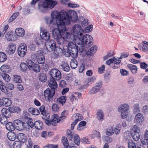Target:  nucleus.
<instances>
[{"label":"nucleus","instance_id":"f257e3e1","mask_svg":"<svg viewBox=\"0 0 148 148\" xmlns=\"http://www.w3.org/2000/svg\"><path fill=\"white\" fill-rule=\"evenodd\" d=\"M59 12L57 11H53L51 14V17L47 16L45 19L46 23L52 25H56L57 28H54L52 31V34L53 38L56 42L61 44V41L67 38L68 34H65L63 32V27Z\"/></svg>","mask_w":148,"mask_h":148},{"label":"nucleus","instance_id":"f03ea898","mask_svg":"<svg viewBox=\"0 0 148 148\" xmlns=\"http://www.w3.org/2000/svg\"><path fill=\"white\" fill-rule=\"evenodd\" d=\"M60 18L63 27V32L65 34H68L66 32V25H68L71 23V21L76 22L78 20L79 23L81 24L83 27L88 25L89 22L88 20L84 18L82 16H79L78 18L77 12L74 10H69L67 12L64 10L60 12Z\"/></svg>","mask_w":148,"mask_h":148},{"label":"nucleus","instance_id":"7ed1b4c3","mask_svg":"<svg viewBox=\"0 0 148 148\" xmlns=\"http://www.w3.org/2000/svg\"><path fill=\"white\" fill-rule=\"evenodd\" d=\"M73 31L74 34H77V38L81 41L82 44L88 48L93 44L92 37L90 35L86 34L83 36V29L79 24H75L73 27Z\"/></svg>","mask_w":148,"mask_h":148},{"label":"nucleus","instance_id":"20e7f679","mask_svg":"<svg viewBox=\"0 0 148 148\" xmlns=\"http://www.w3.org/2000/svg\"><path fill=\"white\" fill-rule=\"evenodd\" d=\"M49 73L51 76L49 80L48 81V84L52 89L57 88L58 84L56 81L59 80L61 78V71L57 69H51Z\"/></svg>","mask_w":148,"mask_h":148},{"label":"nucleus","instance_id":"39448f33","mask_svg":"<svg viewBox=\"0 0 148 148\" xmlns=\"http://www.w3.org/2000/svg\"><path fill=\"white\" fill-rule=\"evenodd\" d=\"M77 48L78 46L76 44H74L73 42H72L71 43H69L66 49H63L62 54L66 57H69L71 56L73 59H75L77 57Z\"/></svg>","mask_w":148,"mask_h":148},{"label":"nucleus","instance_id":"423d86ee","mask_svg":"<svg viewBox=\"0 0 148 148\" xmlns=\"http://www.w3.org/2000/svg\"><path fill=\"white\" fill-rule=\"evenodd\" d=\"M31 59L40 64H44L45 61V57L44 55L43 50H40L34 53H32L31 56Z\"/></svg>","mask_w":148,"mask_h":148},{"label":"nucleus","instance_id":"0eeeda50","mask_svg":"<svg viewBox=\"0 0 148 148\" xmlns=\"http://www.w3.org/2000/svg\"><path fill=\"white\" fill-rule=\"evenodd\" d=\"M129 106L128 104H123L119 106L118 108L119 112H121V118L122 119L126 118L128 115V111Z\"/></svg>","mask_w":148,"mask_h":148},{"label":"nucleus","instance_id":"6e6552de","mask_svg":"<svg viewBox=\"0 0 148 148\" xmlns=\"http://www.w3.org/2000/svg\"><path fill=\"white\" fill-rule=\"evenodd\" d=\"M28 64V69L35 72L38 73L40 71V67L39 65L35 63L32 60H28L26 61Z\"/></svg>","mask_w":148,"mask_h":148},{"label":"nucleus","instance_id":"1a4fd4ad","mask_svg":"<svg viewBox=\"0 0 148 148\" xmlns=\"http://www.w3.org/2000/svg\"><path fill=\"white\" fill-rule=\"evenodd\" d=\"M132 136L133 139L137 141L140 139V128L137 126L135 125L132 129L131 131Z\"/></svg>","mask_w":148,"mask_h":148},{"label":"nucleus","instance_id":"9d476101","mask_svg":"<svg viewBox=\"0 0 148 148\" xmlns=\"http://www.w3.org/2000/svg\"><path fill=\"white\" fill-rule=\"evenodd\" d=\"M27 45L24 43L20 44L17 49L18 53L19 56L24 57L26 54L27 51Z\"/></svg>","mask_w":148,"mask_h":148},{"label":"nucleus","instance_id":"9b49d317","mask_svg":"<svg viewBox=\"0 0 148 148\" xmlns=\"http://www.w3.org/2000/svg\"><path fill=\"white\" fill-rule=\"evenodd\" d=\"M103 85V82L102 81L98 83H96L95 86L93 87L89 91L90 95H93L98 92L101 88Z\"/></svg>","mask_w":148,"mask_h":148},{"label":"nucleus","instance_id":"f8f14e48","mask_svg":"<svg viewBox=\"0 0 148 148\" xmlns=\"http://www.w3.org/2000/svg\"><path fill=\"white\" fill-rule=\"evenodd\" d=\"M144 117L140 113L137 114L135 116L134 122L137 124H141L144 120Z\"/></svg>","mask_w":148,"mask_h":148},{"label":"nucleus","instance_id":"ddd939ff","mask_svg":"<svg viewBox=\"0 0 148 148\" xmlns=\"http://www.w3.org/2000/svg\"><path fill=\"white\" fill-rule=\"evenodd\" d=\"M97 47L95 45H93L86 52V54L88 56H90L93 55L97 50Z\"/></svg>","mask_w":148,"mask_h":148},{"label":"nucleus","instance_id":"4468645a","mask_svg":"<svg viewBox=\"0 0 148 148\" xmlns=\"http://www.w3.org/2000/svg\"><path fill=\"white\" fill-rule=\"evenodd\" d=\"M40 36L43 40L47 41L50 39V35L48 32L44 30L42 32V34H40Z\"/></svg>","mask_w":148,"mask_h":148},{"label":"nucleus","instance_id":"2eb2a0df","mask_svg":"<svg viewBox=\"0 0 148 148\" xmlns=\"http://www.w3.org/2000/svg\"><path fill=\"white\" fill-rule=\"evenodd\" d=\"M17 138L19 141L23 143L25 142L27 139L25 135L23 133H19L17 135Z\"/></svg>","mask_w":148,"mask_h":148},{"label":"nucleus","instance_id":"dca6fc26","mask_svg":"<svg viewBox=\"0 0 148 148\" xmlns=\"http://www.w3.org/2000/svg\"><path fill=\"white\" fill-rule=\"evenodd\" d=\"M63 49H62L59 47L56 46L53 50L54 55L55 57H58L62 54Z\"/></svg>","mask_w":148,"mask_h":148},{"label":"nucleus","instance_id":"f3484780","mask_svg":"<svg viewBox=\"0 0 148 148\" xmlns=\"http://www.w3.org/2000/svg\"><path fill=\"white\" fill-rule=\"evenodd\" d=\"M127 66L133 74H136L137 73L138 67L136 65L131 64H128L127 65Z\"/></svg>","mask_w":148,"mask_h":148},{"label":"nucleus","instance_id":"a211bd4d","mask_svg":"<svg viewBox=\"0 0 148 148\" xmlns=\"http://www.w3.org/2000/svg\"><path fill=\"white\" fill-rule=\"evenodd\" d=\"M64 2L63 0H62L61 2L65 5H67L68 7H69L72 8H75L79 7V5L77 4L73 3H69L67 4L66 2H67L69 1L70 0H64Z\"/></svg>","mask_w":148,"mask_h":148},{"label":"nucleus","instance_id":"6ab92c4d","mask_svg":"<svg viewBox=\"0 0 148 148\" xmlns=\"http://www.w3.org/2000/svg\"><path fill=\"white\" fill-rule=\"evenodd\" d=\"M8 109L10 110L11 112L17 114L20 113L21 112V109L18 106H11L9 107Z\"/></svg>","mask_w":148,"mask_h":148},{"label":"nucleus","instance_id":"aec40b11","mask_svg":"<svg viewBox=\"0 0 148 148\" xmlns=\"http://www.w3.org/2000/svg\"><path fill=\"white\" fill-rule=\"evenodd\" d=\"M15 32L16 34L18 36L22 37L25 34V31L22 28L16 29Z\"/></svg>","mask_w":148,"mask_h":148},{"label":"nucleus","instance_id":"412c9836","mask_svg":"<svg viewBox=\"0 0 148 148\" xmlns=\"http://www.w3.org/2000/svg\"><path fill=\"white\" fill-rule=\"evenodd\" d=\"M34 126L36 129L39 130L42 129L44 127L42 122L39 120L35 122Z\"/></svg>","mask_w":148,"mask_h":148},{"label":"nucleus","instance_id":"4be33fe9","mask_svg":"<svg viewBox=\"0 0 148 148\" xmlns=\"http://www.w3.org/2000/svg\"><path fill=\"white\" fill-rule=\"evenodd\" d=\"M9 140L12 141H14L16 138V134L14 132H9L7 134Z\"/></svg>","mask_w":148,"mask_h":148},{"label":"nucleus","instance_id":"5701e85b","mask_svg":"<svg viewBox=\"0 0 148 148\" xmlns=\"http://www.w3.org/2000/svg\"><path fill=\"white\" fill-rule=\"evenodd\" d=\"M0 89L1 90L6 94H8L9 93V91L4 85V83L1 80H0Z\"/></svg>","mask_w":148,"mask_h":148},{"label":"nucleus","instance_id":"b1692460","mask_svg":"<svg viewBox=\"0 0 148 148\" xmlns=\"http://www.w3.org/2000/svg\"><path fill=\"white\" fill-rule=\"evenodd\" d=\"M97 117L98 120L102 121L104 117L103 112L100 109H99L97 113Z\"/></svg>","mask_w":148,"mask_h":148},{"label":"nucleus","instance_id":"393cba45","mask_svg":"<svg viewBox=\"0 0 148 148\" xmlns=\"http://www.w3.org/2000/svg\"><path fill=\"white\" fill-rule=\"evenodd\" d=\"M20 68L22 72L25 73H26L28 69L27 63L21 62L20 64Z\"/></svg>","mask_w":148,"mask_h":148},{"label":"nucleus","instance_id":"a878e982","mask_svg":"<svg viewBox=\"0 0 148 148\" xmlns=\"http://www.w3.org/2000/svg\"><path fill=\"white\" fill-rule=\"evenodd\" d=\"M28 111L33 115H35L37 116L40 114L39 111L38 109L32 107L29 108L28 109Z\"/></svg>","mask_w":148,"mask_h":148},{"label":"nucleus","instance_id":"bb28decb","mask_svg":"<svg viewBox=\"0 0 148 148\" xmlns=\"http://www.w3.org/2000/svg\"><path fill=\"white\" fill-rule=\"evenodd\" d=\"M67 97L65 96H61L57 99V101L62 105H64L66 102Z\"/></svg>","mask_w":148,"mask_h":148},{"label":"nucleus","instance_id":"cd10ccee","mask_svg":"<svg viewBox=\"0 0 148 148\" xmlns=\"http://www.w3.org/2000/svg\"><path fill=\"white\" fill-rule=\"evenodd\" d=\"M5 127L6 129L8 130L13 131L15 129L14 124L11 122H8L5 125Z\"/></svg>","mask_w":148,"mask_h":148},{"label":"nucleus","instance_id":"c85d7f7f","mask_svg":"<svg viewBox=\"0 0 148 148\" xmlns=\"http://www.w3.org/2000/svg\"><path fill=\"white\" fill-rule=\"evenodd\" d=\"M119 63L117 61H114L113 62L110 64H107L109 65L111 68L114 69H117L120 67V65H119Z\"/></svg>","mask_w":148,"mask_h":148},{"label":"nucleus","instance_id":"c756f323","mask_svg":"<svg viewBox=\"0 0 148 148\" xmlns=\"http://www.w3.org/2000/svg\"><path fill=\"white\" fill-rule=\"evenodd\" d=\"M53 43H51L50 45L49 44L48 45L49 47H47V50L49 52L52 51L56 47V45L55 42H54V41H53Z\"/></svg>","mask_w":148,"mask_h":148},{"label":"nucleus","instance_id":"7c9ffc66","mask_svg":"<svg viewBox=\"0 0 148 148\" xmlns=\"http://www.w3.org/2000/svg\"><path fill=\"white\" fill-rule=\"evenodd\" d=\"M16 45L15 44L13 43L11 44L10 45H9L10 47L8 50L10 54H13L14 53L16 50Z\"/></svg>","mask_w":148,"mask_h":148},{"label":"nucleus","instance_id":"2f4dec72","mask_svg":"<svg viewBox=\"0 0 148 148\" xmlns=\"http://www.w3.org/2000/svg\"><path fill=\"white\" fill-rule=\"evenodd\" d=\"M7 59L6 54L3 52H0V62H3Z\"/></svg>","mask_w":148,"mask_h":148},{"label":"nucleus","instance_id":"473e14b6","mask_svg":"<svg viewBox=\"0 0 148 148\" xmlns=\"http://www.w3.org/2000/svg\"><path fill=\"white\" fill-rule=\"evenodd\" d=\"M62 142L65 148H68L69 146V143L66 137L63 136L62 137Z\"/></svg>","mask_w":148,"mask_h":148},{"label":"nucleus","instance_id":"72a5a7b5","mask_svg":"<svg viewBox=\"0 0 148 148\" xmlns=\"http://www.w3.org/2000/svg\"><path fill=\"white\" fill-rule=\"evenodd\" d=\"M51 90L47 96V97L48 100L50 101L51 100V99H52L53 96L55 94V90L56 88L52 89L51 88H50Z\"/></svg>","mask_w":148,"mask_h":148},{"label":"nucleus","instance_id":"f704fd0d","mask_svg":"<svg viewBox=\"0 0 148 148\" xmlns=\"http://www.w3.org/2000/svg\"><path fill=\"white\" fill-rule=\"evenodd\" d=\"M5 38L7 40L9 41H12V40H14V39L12 32H8L5 35Z\"/></svg>","mask_w":148,"mask_h":148},{"label":"nucleus","instance_id":"c9c22d12","mask_svg":"<svg viewBox=\"0 0 148 148\" xmlns=\"http://www.w3.org/2000/svg\"><path fill=\"white\" fill-rule=\"evenodd\" d=\"M39 79L42 82H46L47 80V76L46 74L44 73H41L39 76Z\"/></svg>","mask_w":148,"mask_h":148},{"label":"nucleus","instance_id":"e433bc0d","mask_svg":"<svg viewBox=\"0 0 148 148\" xmlns=\"http://www.w3.org/2000/svg\"><path fill=\"white\" fill-rule=\"evenodd\" d=\"M110 72H106L105 73L104 75V80L106 83H108L110 80Z\"/></svg>","mask_w":148,"mask_h":148},{"label":"nucleus","instance_id":"4c0bfd02","mask_svg":"<svg viewBox=\"0 0 148 148\" xmlns=\"http://www.w3.org/2000/svg\"><path fill=\"white\" fill-rule=\"evenodd\" d=\"M13 78V81L15 83H21L22 82L21 77L19 75H14Z\"/></svg>","mask_w":148,"mask_h":148},{"label":"nucleus","instance_id":"58836bf2","mask_svg":"<svg viewBox=\"0 0 148 148\" xmlns=\"http://www.w3.org/2000/svg\"><path fill=\"white\" fill-rule=\"evenodd\" d=\"M78 65L77 62L75 60H72L70 63V66L71 68L74 69L76 68Z\"/></svg>","mask_w":148,"mask_h":148},{"label":"nucleus","instance_id":"ea45409f","mask_svg":"<svg viewBox=\"0 0 148 148\" xmlns=\"http://www.w3.org/2000/svg\"><path fill=\"white\" fill-rule=\"evenodd\" d=\"M19 14V13L18 12H17L13 13L9 20V22H11L13 21L18 16Z\"/></svg>","mask_w":148,"mask_h":148},{"label":"nucleus","instance_id":"a19ab883","mask_svg":"<svg viewBox=\"0 0 148 148\" xmlns=\"http://www.w3.org/2000/svg\"><path fill=\"white\" fill-rule=\"evenodd\" d=\"M74 140L75 143L78 146L79 145L80 143V139L79 136L77 134L75 135Z\"/></svg>","mask_w":148,"mask_h":148},{"label":"nucleus","instance_id":"79ce46f5","mask_svg":"<svg viewBox=\"0 0 148 148\" xmlns=\"http://www.w3.org/2000/svg\"><path fill=\"white\" fill-rule=\"evenodd\" d=\"M93 26L92 25H90L87 27H86L83 29V33H89L91 32Z\"/></svg>","mask_w":148,"mask_h":148},{"label":"nucleus","instance_id":"37998d69","mask_svg":"<svg viewBox=\"0 0 148 148\" xmlns=\"http://www.w3.org/2000/svg\"><path fill=\"white\" fill-rule=\"evenodd\" d=\"M21 123H22V121L19 119L15 120L13 122L15 127H21Z\"/></svg>","mask_w":148,"mask_h":148},{"label":"nucleus","instance_id":"c03bdc74","mask_svg":"<svg viewBox=\"0 0 148 148\" xmlns=\"http://www.w3.org/2000/svg\"><path fill=\"white\" fill-rule=\"evenodd\" d=\"M21 142L20 141H16L13 144V148H21Z\"/></svg>","mask_w":148,"mask_h":148},{"label":"nucleus","instance_id":"a18cd8bd","mask_svg":"<svg viewBox=\"0 0 148 148\" xmlns=\"http://www.w3.org/2000/svg\"><path fill=\"white\" fill-rule=\"evenodd\" d=\"M5 73H4L3 74H1V76L5 81L8 82L9 81L11 77L8 74H6Z\"/></svg>","mask_w":148,"mask_h":148},{"label":"nucleus","instance_id":"49530a36","mask_svg":"<svg viewBox=\"0 0 148 148\" xmlns=\"http://www.w3.org/2000/svg\"><path fill=\"white\" fill-rule=\"evenodd\" d=\"M139 105L138 103H136L134 104L133 106L134 108L133 112L134 114L136 113L140 112V108H139Z\"/></svg>","mask_w":148,"mask_h":148},{"label":"nucleus","instance_id":"de8ad7c7","mask_svg":"<svg viewBox=\"0 0 148 148\" xmlns=\"http://www.w3.org/2000/svg\"><path fill=\"white\" fill-rule=\"evenodd\" d=\"M10 68V66L6 64L2 65L0 67V70L4 73H6V69H9Z\"/></svg>","mask_w":148,"mask_h":148},{"label":"nucleus","instance_id":"09e8293b","mask_svg":"<svg viewBox=\"0 0 148 148\" xmlns=\"http://www.w3.org/2000/svg\"><path fill=\"white\" fill-rule=\"evenodd\" d=\"M61 66L63 68V69L64 71L68 72L69 71L70 69V67L68 64L66 63H64L61 65Z\"/></svg>","mask_w":148,"mask_h":148},{"label":"nucleus","instance_id":"8fccbe9b","mask_svg":"<svg viewBox=\"0 0 148 148\" xmlns=\"http://www.w3.org/2000/svg\"><path fill=\"white\" fill-rule=\"evenodd\" d=\"M67 136L69 140H71L73 139V135L70 130H68L67 131Z\"/></svg>","mask_w":148,"mask_h":148},{"label":"nucleus","instance_id":"3c124183","mask_svg":"<svg viewBox=\"0 0 148 148\" xmlns=\"http://www.w3.org/2000/svg\"><path fill=\"white\" fill-rule=\"evenodd\" d=\"M4 99V102H5V103H4V106H9L12 104L11 101L9 98H5Z\"/></svg>","mask_w":148,"mask_h":148},{"label":"nucleus","instance_id":"603ef678","mask_svg":"<svg viewBox=\"0 0 148 148\" xmlns=\"http://www.w3.org/2000/svg\"><path fill=\"white\" fill-rule=\"evenodd\" d=\"M118 58H116L115 57H114L108 60L106 62V64H110L113 62L114 61H118Z\"/></svg>","mask_w":148,"mask_h":148},{"label":"nucleus","instance_id":"864d4df0","mask_svg":"<svg viewBox=\"0 0 148 148\" xmlns=\"http://www.w3.org/2000/svg\"><path fill=\"white\" fill-rule=\"evenodd\" d=\"M39 110L42 115L43 116L46 115V111L45 106L43 105L41 106L39 108Z\"/></svg>","mask_w":148,"mask_h":148},{"label":"nucleus","instance_id":"5fc2aeb1","mask_svg":"<svg viewBox=\"0 0 148 148\" xmlns=\"http://www.w3.org/2000/svg\"><path fill=\"white\" fill-rule=\"evenodd\" d=\"M106 134L110 136L114 134V132H113V128L111 127L110 128H108L106 130Z\"/></svg>","mask_w":148,"mask_h":148},{"label":"nucleus","instance_id":"6e6d98bb","mask_svg":"<svg viewBox=\"0 0 148 148\" xmlns=\"http://www.w3.org/2000/svg\"><path fill=\"white\" fill-rule=\"evenodd\" d=\"M120 73L123 76H127L129 75L128 71L124 69H121L120 70Z\"/></svg>","mask_w":148,"mask_h":148},{"label":"nucleus","instance_id":"4d7b16f0","mask_svg":"<svg viewBox=\"0 0 148 148\" xmlns=\"http://www.w3.org/2000/svg\"><path fill=\"white\" fill-rule=\"evenodd\" d=\"M96 78L95 76H93L89 77L88 79V83L91 84L92 83L94 82L96 80Z\"/></svg>","mask_w":148,"mask_h":148},{"label":"nucleus","instance_id":"13d9d810","mask_svg":"<svg viewBox=\"0 0 148 148\" xmlns=\"http://www.w3.org/2000/svg\"><path fill=\"white\" fill-rule=\"evenodd\" d=\"M140 63V67L141 69H146L147 68V64L145 62H141Z\"/></svg>","mask_w":148,"mask_h":148},{"label":"nucleus","instance_id":"bf43d9fd","mask_svg":"<svg viewBox=\"0 0 148 148\" xmlns=\"http://www.w3.org/2000/svg\"><path fill=\"white\" fill-rule=\"evenodd\" d=\"M128 83L130 84H132L134 82V78L132 76H130L127 79Z\"/></svg>","mask_w":148,"mask_h":148},{"label":"nucleus","instance_id":"052dcab7","mask_svg":"<svg viewBox=\"0 0 148 148\" xmlns=\"http://www.w3.org/2000/svg\"><path fill=\"white\" fill-rule=\"evenodd\" d=\"M105 68V66L104 64L101 66V67H99L98 69V72L100 74L104 73Z\"/></svg>","mask_w":148,"mask_h":148},{"label":"nucleus","instance_id":"680f3d73","mask_svg":"<svg viewBox=\"0 0 148 148\" xmlns=\"http://www.w3.org/2000/svg\"><path fill=\"white\" fill-rule=\"evenodd\" d=\"M139 47L142 48V51H143L146 52L148 51V46H147L143 44H141V45H140Z\"/></svg>","mask_w":148,"mask_h":148},{"label":"nucleus","instance_id":"e2e57ef3","mask_svg":"<svg viewBox=\"0 0 148 148\" xmlns=\"http://www.w3.org/2000/svg\"><path fill=\"white\" fill-rule=\"evenodd\" d=\"M52 109L54 111H57L59 109L58 105L56 103L53 104L52 107Z\"/></svg>","mask_w":148,"mask_h":148},{"label":"nucleus","instance_id":"0e129e2a","mask_svg":"<svg viewBox=\"0 0 148 148\" xmlns=\"http://www.w3.org/2000/svg\"><path fill=\"white\" fill-rule=\"evenodd\" d=\"M81 142L82 143L89 144L90 143L88 138H86L85 137H84L82 138L81 140Z\"/></svg>","mask_w":148,"mask_h":148},{"label":"nucleus","instance_id":"69168bd1","mask_svg":"<svg viewBox=\"0 0 148 148\" xmlns=\"http://www.w3.org/2000/svg\"><path fill=\"white\" fill-rule=\"evenodd\" d=\"M85 67V64L83 63H82L79 67V72L80 73H82Z\"/></svg>","mask_w":148,"mask_h":148},{"label":"nucleus","instance_id":"338daca9","mask_svg":"<svg viewBox=\"0 0 148 148\" xmlns=\"http://www.w3.org/2000/svg\"><path fill=\"white\" fill-rule=\"evenodd\" d=\"M9 111H10V110L9 109H8L6 108H3L1 110L2 114H3L4 115L7 114V112H9Z\"/></svg>","mask_w":148,"mask_h":148},{"label":"nucleus","instance_id":"774afa93","mask_svg":"<svg viewBox=\"0 0 148 148\" xmlns=\"http://www.w3.org/2000/svg\"><path fill=\"white\" fill-rule=\"evenodd\" d=\"M66 84V82L64 80H62L60 82L59 86L60 87L63 88L65 86Z\"/></svg>","mask_w":148,"mask_h":148}]
</instances>
